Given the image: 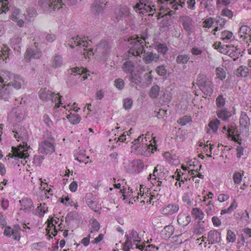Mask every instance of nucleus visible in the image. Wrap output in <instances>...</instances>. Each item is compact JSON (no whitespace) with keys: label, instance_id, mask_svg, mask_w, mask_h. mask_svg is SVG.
I'll list each match as a JSON object with an SVG mask.
<instances>
[{"label":"nucleus","instance_id":"obj_1","mask_svg":"<svg viewBox=\"0 0 251 251\" xmlns=\"http://www.w3.org/2000/svg\"><path fill=\"white\" fill-rule=\"evenodd\" d=\"M14 137L18 141H22V145L20 144L17 148L12 147V156L22 159H26L28 157V152L27 146V141L28 138L27 131L24 127L20 126L15 129Z\"/></svg>","mask_w":251,"mask_h":251},{"label":"nucleus","instance_id":"obj_2","mask_svg":"<svg viewBox=\"0 0 251 251\" xmlns=\"http://www.w3.org/2000/svg\"><path fill=\"white\" fill-rule=\"evenodd\" d=\"M130 42L129 50L127 54L124 55L125 62L124 63H132L134 61V58L139 56L143 53L144 50V46L146 45V37L137 36L135 38H131L128 40Z\"/></svg>","mask_w":251,"mask_h":251},{"label":"nucleus","instance_id":"obj_3","mask_svg":"<svg viewBox=\"0 0 251 251\" xmlns=\"http://www.w3.org/2000/svg\"><path fill=\"white\" fill-rule=\"evenodd\" d=\"M69 45L72 48L78 47L83 48V56L85 59H91L94 55L93 50L90 47L92 41L88 40L87 38L84 37L80 38L79 37H75L71 38L69 41Z\"/></svg>","mask_w":251,"mask_h":251},{"label":"nucleus","instance_id":"obj_4","mask_svg":"<svg viewBox=\"0 0 251 251\" xmlns=\"http://www.w3.org/2000/svg\"><path fill=\"white\" fill-rule=\"evenodd\" d=\"M138 195L135 197L134 201H136L141 202V203L153 204L156 202L158 197V193L156 190L151 191V190L146 188L144 185H140V190H139Z\"/></svg>","mask_w":251,"mask_h":251},{"label":"nucleus","instance_id":"obj_5","mask_svg":"<svg viewBox=\"0 0 251 251\" xmlns=\"http://www.w3.org/2000/svg\"><path fill=\"white\" fill-rule=\"evenodd\" d=\"M143 138H144L143 135H140L137 139L134 140L132 144L136 146L135 148H137V152H138L139 154L144 157H149L157 149L156 144V140L155 139V137H153V140H152V142H151V144L148 145L140 146V143L143 142Z\"/></svg>","mask_w":251,"mask_h":251},{"label":"nucleus","instance_id":"obj_6","mask_svg":"<svg viewBox=\"0 0 251 251\" xmlns=\"http://www.w3.org/2000/svg\"><path fill=\"white\" fill-rule=\"evenodd\" d=\"M123 64V70L127 73L130 74V81L135 84H138L141 81V78L139 76L144 70L141 68L140 64Z\"/></svg>","mask_w":251,"mask_h":251},{"label":"nucleus","instance_id":"obj_7","mask_svg":"<svg viewBox=\"0 0 251 251\" xmlns=\"http://www.w3.org/2000/svg\"><path fill=\"white\" fill-rule=\"evenodd\" d=\"M39 99L44 101H52L55 103V108H58L62 104L60 99L61 96L59 93L54 94L50 90H47V88H42L39 91Z\"/></svg>","mask_w":251,"mask_h":251},{"label":"nucleus","instance_id":"obj_8","mask_svg":"<svg viewBox=\"0 0 251 251\" xmlns=\"http://www.w3.org/2000/svg\"><path fill=\"white\" fill-rule=\"evenodd\" d=\"M157 2L159 4L160 10H163L168 11L169 15L172 14L171 12H176L179 9V7L183 8L185 5V1L181 0H157Z\"/></svg>","mask_w":251,"mask_h":251},{"label":"nucleus","instance_id":"obj_9","mask_svg":"<svg viewBox=\"0 0 251 251\" xmlns=\"http://www.w3.org/2000/svg\"><path fill=\"white\" fill-rule=\"evenodd\" d=\"M142 0H140L139 3L133 6L135 10L142 14L153 16L156 11L154 3L149 0H147L146 2H142Z\"/></svg>","mask_w":251,"mask_h":251},{"label":"nucleus","instance_id":"obj_10","mask_svg":"<svg viewBox=\"0 0 251 251\" xmlns=\"http://www.w3.org/2000/svg\"><path fill=\"white\" fill-rule=\"evenodd\" d=\"M126 241L123 244V250L128 251L132 248V243L138 244L141 241V236L135 230L132 229L128 230L125 234Z\"/></svg>","mask_w":251,"mask_h":251},{"label":"nucleus","instance_id":"obj_11","mask_svg":"<svg viewBox=\"0 0 251 251\" xmlns=\"http://www.w3.org/2000/svg\"><path fill=\"white\" fill-rule=\"evenodd\" d=\"M39 5L46 12L58 10L64 5L62 0H39Z\"/></svg>","mask_w":251,"mask_h":251},{"label":"nucleus","instance_id":"obj_12","mask_svg":"<svg viewBox=\"0 0 251 251\" xmlns=\"http://www.w3.org/2000/svg\"><path fill=\"white\" fill-rule=\"evenodd\" d=\"M197 84L200 89L206 96H210L212 94V82L203 75H200L197 77Z\"/></svg>","mask_w":251,"mask_h":251},{"label":"nucleus","instance_id":"obj_13","mask_svg":"<svg viewBox=\"0 0 251 251\" xmlns=\"http://www.w3.org/2000/svg\"><path fill=\"white\" fill-rule=\"evenodd\" d=\"M251 28L248 25H243L239 29L238 36L240 42L243 45L249 46V42L251 39Z\"/></svg>","mask_w":251,"mask_h":251},{"label":"nucleus","instance_id":"obj_14","mask_svg":"<svg viewBox=\"0 0 251 251\" xmlns=\"http://www.w3.org/2000/svg\"><path fill=\"white\" fill-rule=\"evenodd\" d=\"M20 210L23 211L24 213L31 212L34 206L32 200L28 197H24L19 201Z\"/></svg>","mask_w":251,"mask_h":251},{"label":"nucleus","instance_id":"obj_15","mask_svg":"<svg viewBox=\"0 0 251 251\" xmlns=\"http://www.w3.org/2000/svg\"><path fill=\"white\" fill-rule=\"evenodd\" d=\"M55 151L52 143L48 140H44L39 143V152L43 155L51 154Z\"/></svg>","mask_w":251,"mask_h":251},{"label":"nucleus","instance_id":"obj_16","mask_svg":"<svg viewBox=\"0 0 251 251\" xmlns=\"http://www.w3.org/2000/svg\"><path fill=\"white\" fill-rule=\"evenodd\" d=\"M180 21L184 29L188 35H191L195 28L192 19L188 16L185 15L180 17Z\"/></svg>","mask_w":251,"mask_h":251},{"label":"nucleus","instance_id":"obj_17","mask_svg":"<svg viewBox=\"0 0 251 251\" xmlns=\"http://www.w3.org/2000/svg\"><path fill=\"white\" fill-rule=\"evenodd\" d=\"M144 163L141 159H134L129 164V172L132 174H139L144 170Z\"/></svg>","mask_w":251,"mask_h":251},{"label":"nucleus","instance_id":"obj_18","mask_svg":"<svg viewBox=\"0 0 251 251\" xmlns=\"http://www.w3.org/2000/svg\"><path fill=\"white\" fill-rule=\"evenodd\" d=\"M60 224L59 223V218L57 217H52L48 220V226L46 231L48 234L50 235V237L52 235L55 237L56 235V225ZM50 237L51 238L50 236Z\"/></svg>","mask_w":251,"mask_h":251},{"label":"nucleus","instance_id":"obj_19","mask_svg":"<svg viewBox=\"0 0 251 251\" xmlns=\"http://www.w3.org/2000/svg\"><path fill=\"white\" fill-rule=\"evenodd\" d=\"M179 211V205L177 203H169L161 209V213L165 216H170Z\"/></svg>","mask_w":251,"mask_h":251},{"label":"nucleus","instance_id":"obj_20","mask_svg":"<svg viewBox=\"0 0 251 251\" xmlns=\"http://www.w3.org/2000/svg\"><path fill=\"white\" fill-rule=\"evenodd\" d=\"M3 234L7 237H10L12 236L14 240L19 241L20 239V228L15 227L12 228L9 226H6L4 228Z\"/></svg>","mask_w":251,"mask_h":251},{"label":"nucleus","instance_id":"obj_21","mask_svg":"<svg viewBox=\"0 0 251 251\" xmlns=\"http://www.w3.org/2000/svg\"><path fill=\"white\" fill-rule=\"evenodd\" d=\"M42 55V53L40 50L28 48L25 51V59L26 61H30L32 59H39Z\"/></svg>","mask_w":251,"mask_h":251},{"label":"nucleus","instance_id":"obj_22","mask_svg":"<svg viewBox=\"0 0 251 251\" xmlns=\"http://www.w3.org/2000/svg\"><path fill=\"white\" fill-rule=\"evenodd\" d=\"M176 221L179 226L183 227L186 226L191 221V218L188 213L182 211L177 215Z\"/></svg>","mask_w":251,"mask_h":251},{"label":"nucleus","instance_id":"obj_23","mask_svg":"<svg viewBox=\"0 0 251 251\" xmlns=\"http://www.w3.org/2000/svg\"><path fill=\"white\" fill-rule=\"evenodd\" d=\"M158 167H160L158 165L156 166L153 168V173L149 175L147 177L148 180H151V182L152 184L155 185L157 187H160L161 185V181L158 180Z\"/></svg>","mask_w":251,"mask_h":251},{"label":"nucleus","instance_id":"obj_24","mask_svg":"<svg viewBox=\"0 0 251 251\" xmlns=\"http://www.w3.org/2000/svg\"><path fill=\"white\" fill-rule=\"evenodd\" d=\"M221 240V233L217 230H211L208 232L207 236V241L209 242L210 244H214L218 243Z\"/></svg>","mask_w":251,"mask_h":251},{"label":"nucleus","instance_id":"obj_25","mask_svg":"<svg viewBox=\"0 0 251 251\" xmlns=\"http://www.w3.org/2000/svg\"><path fill=\"white\" fill-rule=\"evenodd\" d=\"M226 132L228 133V137L231 138L232 141L237 142L239 145L241 144V140L238 138L239 135L236 133V127L235 124L231 123L227 126V132Z\"/></svg>","mask_w":251,"mask_h":251},{"label":"nucleus","instance_id":"obj_26","mask_svg":"<svg viewBox=\"0 0 251 251\" xmlns=\"http://www.w3.org/2000/svg\"><path fill=\"white\" fill-rule=\"evenodd\" d=\"M86 204L90 209H92L94 211H97L98 209V203L96 199L95 196L93 195L92 194H88L86 196Z\"/></svg>","mask_w":251,"mask_h":251},{"label":"nucleus","instance_id":"obj_27","mask_svg":"<svg viewBox=\"0 0 251 251\" xmlns=\"http://www.w3.org/2000/svg\"><path fill=\"white\" fill-rule=\"evenodd\" d=\"M132 17L130 14L128 8L126 7H123L119 9L116 12V17L117 19H125L126 18H130Z\"/></svg>","mask_w":251,"mask_h":251},{"label":"nucleus","instance_id":"obj_28","mask_svg":"<svg viewBox=\"0 0 251 251\" xmlns=\"http://www.w3.org/2000/svg\"><path fill=\"white\" fill-rule=\"evenodd\" d=\"M71 72H72L71 74H74L75 75H80V79L83 81L88 78L87 76V75H88L87 74L88 71L84 68L74 67L71 69Z\"/></svg>","mask_w":251,"mask_h":251},{"label":"nucleus","instance_id":"obj_29","mask_svg":"<svg viewBox=\"0 0 251 251\" xmlns=\"http://www.w3.org/2000/svg\"><path fill=\"white\" fill-rule=\"evenodd\" d=\"M216 113L218 118L223 121H227L231 117V113L226 108L217 110Z\"/></svg>","mask_w":251,"mask_h":251},{"label":"nucleus","instance_id":"obj_30","mask_svg":"<svg viewBox=\"0 0 251 251\" xmlns=\"http://www.w3.org/2000/svg\"><path fill=\"white\" fill-rule=\"evenodd\" d=\"M220 125V121L217 119H214L209 122L207 127V132L209 133H216Z\"/></svg>","mask_w":251,"mask_h":251},{"label":"nucleus","instance_id":"obj_31","mask_svg":"<svg viewBox=\"0 0 251 251\" xmlns=\"http://www.w3.org/2000/svg\"><path fill=\"white\" fill-rule=\"evenodd\" d=\"M146 243L143 242L142 244H135V248L144 251H157L158 250V247L154 246L153 244L146 245Z\"/></svg>","mask_w":251,"mask_h":251},{"label":"nucleus","instance_id":"obj_32","mask_svg":"<svg viewBox=\"0 0 251 251\" xmlns=\"http://www.w3.org/2000/svg\"><path fill=\"white\" fill-rule=\"evenodd\" d=\"M174 232V227L172 226H167L164 227V229L162 230L161 235L165 240H168L173 234Z\"/></svg>","mask_w":251,"mask_h":251},{"label":"nucleus","instance_id":"obj_33","mask_svg":"<svg viewBox=\"0 0 251 251\" xmlns=\"http://www.w3.org/2000/svg\"><path fill=\"white\" fill-rule=\"evenodd\" d=\"M158 58L159 55L156 53H153L152 52H147L143 55V59L146 63L151 61L157 62Z\"/></svg>","mask_w":251,"mask_h":251},{"label":"nucleus","instance_id":"obj_34","mask_svg":"<svg viewBox=\"0 0 251 251\" xmlns=\"http://www.w3.org/2000/svg\"><path fill=\"white\" fill-rule=\"evenodd\" d=\"M239 123L240 126L244 128H247L250 126V119L246 113L242 112V113H241Z\"/></svg>","mask_w":251,"mask_h":251},{"label":"nucleus","instance_id":"obj_35","mask_svg":"<svg viewBox=\"0 0 251 251\" xmlns=\"http://www.w3.org/2000/svg\"><path fill=\"white\" fill-rule=\"evenodd\" d=\"M191 215L194 216L195 219L201 221L204 217V214L200 208L195 207L191 210Z\"/></svg>","mask_w":251,"mask_h":251},{"label":"nucleus","instance_id":"obj_36","mask_svg":"<svg viewBox=\"0 0 251 251\" xmlns=\"http://www.w3.org/2000/svg\"><path fill=\"white\" fill-rule=\"evenodd\" d=\"M9 51L10 49L7 46H3L0 51V61H5L6 63V60L9 58Z\"/></svg>","mask_w":251,"mask_h":251},{"label":"nucleus","instance_id":"obj_37","mask_svg":"<svg viewBox=\"0 0 251 251\" xmlns=\"http://www.w3.org/2000/svg\"><path fill=\"white\" fill-rule=\"evenodd\" d=\"M48 206L45 203H40L35 209V215L41 217L48 211Z\"/></svg>","mask_w":251,"mask_h":251},{"label":"nucleus","instance_id":"obj_38","mask_svg":"<svg viewBox=\"0 0 251 251\" xmlns=\"http://www.w3.org/2000/svg\"><path fill=\"white\" fill-rule=\"evenodd\" d=\"M187 165H188V166L184 165H181V169L183 170V171H190L191 169H195V166H198V167H197L198 169H200V168H201V165H200V163L196 159L194 161L189 162Z\"/></svg>","mask_w":251,"mask_h":251},{"label":"nucleus","instance_id":"obj_39","mask_svg":"<svg viewBox=\"0 0 251 251\" xmlns=\"http://www.w3.org/2000/svg\"><path fill=\"white\" fill-rule=\"evenodd\" d=\"M67 119L69 121L70 123L73 125L79 124L81 120L79 115L77 114H73L72 113H70L69 115H67Z\"/></svg>","mask_w":251,"mask_h":251},{"label":"nucleus","instance_id":"obj_40","mask_svg":"<svg viewBox=\"0 0 251 251\" xmlns=\"http://www.w3.org/2000/svg\"><path fill=\"white\" fill-rule=\"evenodd\" d=\"M236 76L237 77H246L249 74V69L247 67L241 66L236 70Z\"/></svg>","mask_w":251,"mask_h":251},{"label":"nucleus","instance_id":"obj_41","mask_svg":"<svg viewBox=\"0 0 251 251\" xmlns=\"http://www.w3.org/2000/svg\"><path fill=\"white\" fill-rule=\"evenodd\" d=\"M236 240V235L235 232L230 229L226 230V240L228 243H234Z\"/></svg>","mask_w":251,"mask_h":251},{"label":"nucleus","instance_id":"obj_42","mask_svg":"<svg viewBox=\"0 0 251 251\" xmlns=\"http://www.w3.org/2000/svg\"><path fill=\"white\" fill-rule=\"evenodd\" d=\"M237 207V203L235 200H233L232 203L230 204L229 207L226 208V209H222L221 211H220V215H225L226 213H231Z\"/></svg>","mask_w":251,"mask_h":251},{"label":"nucleus","instance_id":"obj_43","mask_svg":"<svg viewBox=\"0 0 251 251\" xmlns=\"http://www.w3.org/2000/svg\"><path fill=\"white\" fill-rule=\"evenodd\" d=\"M100 228L99 223L96 220H93L90 225V234H96Z\"/></svg>","mask_w":251,"mask_h":251},{"label":"nucleus","instance_id":"obj_44","mask_svg":"<svg viewBox=\"0 0 251 251\" xmlns=\"http://www.w3.org/2000/svg\"><path fill=\"white\" fill-rule=\"evenodd\" d=\"M159 92H160V88L158 85H153V87H151V91L149 93V96L152 99L156 98L159 95Z\"/></svg>","mask_w":251,"mask_h":251},{"label":"nucleus","instance_id":"obj_45","mask_svg":"<svg viewBox=\"0 0 251 251\" xmlns=\"http://www.w3.org/2000/svg\"><path fill=\"white\" fill-rule=\"evenodd\" d=\"M205 207V212L207 215H212L214 213V204L211 201L207 202V203L204 204Z\"/></svg>","mask_w":251,"mask_h":251},{"label":"nucleus","instance_id":"obj_46","mask_svg":"<svg viewBox=\"0 0 251 251\" xmlns=\"http://www.w3.org/2000/svg\"><path fill=\"white\" fill-rule=\"evenodd\" d=\"M232 37L233 33L230 31L225 30L221 32V39L226 42L231 39Z\"/></svg>","mask_w":251,"mask_h":251},{"label":"nucleus","instance_id":"obj_47","mask_svg":"<svg viewBox=\"0 0 251 251\" xmlns=\"http://www.w3.org/2000/svg\"><path fill=\"white\" fill-rule=\"evenodd\" d=\"M183 174L180 175L179 174V172L177 173V174H176V182H175V186H176V187L181 188L183 187V185H184V183L186 182L187 179L186 178H182V176Z\"/></svg>","mask_w":251,"mask_h":251},{"label":"nucleus","instance_id":"obj_48","mask_svg":"<svg viewBox=\"0 0 251 251\" xmlns=\"http://www.w3.org/2000/svg\"><path fill=\"white\" fill-rule=\"evenodd\" d=\"M106 5V1L105 0H96L93 6L95 8L96 11L99 12Z\"/></svg>","mask_w":251,"mask_h":251},{"label":"nucleus","instance_id":"obj_49","mask_svg":"<svg viewBox=\"0 0 251 251\" xmlns=\"http://www.w3.org/2000/svg\"><path fill=\"white\" fill-rule=\"evenodd\" d=\"M216 76L217 78H219L221 80L223 81L226 78V72L225 71L220 68L218 67L216 69Z\"/></svg>","mask_w":251,"mask_h":251},{"label":"nucleus","instance_id":"obj_50","mask_svg":"<svg viewBox=\"0 0 251 251\" xmlns=\"http://www.w3.org/2000/svg\"><path fill=\"white\" fill-rule=\"evenodd\" d=\"M181 200H182V201H183L184 203H185L186 205L189 206H191L192 205H193V201H192L191 199H190L188 192H186L184 194L182 197H181Z\"/></svg>","mask_w":251,"mask_h":251},{"label":"nucleus","instance_id":"obj_51","mask_svg":"<svg viewBox=\"0 0 251 251\" xmlns=\"http://www.w3.org/2000/svg\"><path fill=\"white\" fill-rule=\"evenodd\" d=\"M157 50L158 52L165 54L168 50L166 44L159 43L157 45Z\"/></svg>","mask_w":251,"mask_h":251},{"label":"nucleus","instance_id":"obj_52","mask_svg":"<svg viewBox=\"0 0 251 251\" xmlns=\"http://www.w3.org/2000/svg\"><path fill=\"white\" fill-rule=\"evenodd\" d=\"M230 3V0H217L216 5L218 8H221L224 6H227Z\"/></svg>","mask_w":251,"mask_h":251},{"label":"nucleus","instance_id":"obj_53","mask_svg":"<svg viewBox=\"0 0 251 251\" xmlns=\"http://www.w3.org/2000/svg\"><path fill=\"white\" fill-rule=\"evenodd\" d=\"M225 104V99L222 95H219L216 99V105L218 107H222Z\"/></svg>","mask_w":251,"mask_h":251},{"label":"nucleus","instance_id":"obj_54","mask_svg":"<svg viewBox=\"0 0 251 251\" xmlns=\"http://www.w3.org/2000/svg\"><path fill=\"white\" fill-rule=\"evenodd\" d=\"M232 179H233V182H234L235 184L238 185L241 182L242 176L239 172L235 173L233 174V176H232Z\"/></svg>","mask_w":251,"mask_h":251},{"label":"nucleus","instance_id":"obj_55","mask_svg":"<svg viewBox=\"0 0 251 251\" xmlns=\"http://www.w3.org/2000/svg\"><path fill=\"white\" fill-rule=\"evenodd\" d=\"M156 71H157V73H158V75L160 76H165L166 74V68H165L164 65L158 66V67H157V69H156Z\"/></svg>","mask_w":251,"mask_h":251},{"label":"nucleus","instance_id":"obj_56","mask_svg":"<svg viewBox=\"0 0 251 251\" xmlns=\"http://www.w3.org/2000/svg\"><path fill=\"white\" fill-rule=\"evenodd\" d=\"M0 4L1 5V8H0V14L6 12V11L8 10L9 8L7 6V0H5L4 2H3L0 0Z\"/></svg>","mask_w":251,"mask_h":251},{"label":"nucleus","instance_id":"obj_57","mask_svg":"<svg viewBox=\"0 0 251 251\" xmlns=\"http://www.w3.org/2000/svg\"><path fill=\"white\" fill-rule=\"evenodd\" d=\"M188 55L186 54L179 55L177 57V63H187L189 60Z\"/></svg>","mask_w":251,"mask_h":251},{"label":"nucleus","instance_id":"obj_58","mask_svg":"<svg viewBox=\"0 0 251 251\" xmlns=\"http://www.w3.org/2000/svg\"><path fill=\"white\" fill-rule=\"evenodd\" d=\"M213 0H201V4L205 9H210L211 6V2Z\"/></svg>","mask_w":251,"mask_h":251},{"label":"nucleus","instance_id":"obj_59","mask_svg":"<svg viewBox=\"0 0 251 251\" xmlns=\"http://www.w3.org/2000/svg\"><path fill=\"white\" fill-rule=\"evenodd\" d=\"M60 201L66 206L72 205V203L74 202L73 201L70 200V197L68 196L65 197L64 198L61 199Z\"/></svg>","mask_w":251,"mask_h":251},{"label":"nucleus","instance_id":"obj_60","mask_svg":"<svg viewBox=\"0 0 251 251\" xmlns=\"http://www.w3.org/2000/svg\"><path fill=\"white\" fill-rule=\"evenodd\" d=\"M222 15L228 17L229 19H232L233 16L232 11L228 9H223L222 11Z\"/></svg>","mask_w":251,"mask_h":251},{"label":"nucleus","instance_id":"obj_61","mask_svg":"<svg viewBox=\"0 0 251 251\" xmlns=\"http://www.w3.org/2000/svg\"><path fill=\"white\" fill-rule=\"evenodd\" d=\"M190 121V117L187 116H185L183 118H180L178 120V124L181 126H185L186 124L188 123Z\"/></svg>","mask_w":251,"mask_h":251},{"label":"nucleus","instance_id":"obj_62","mask_svg":"<svg viewBox=\"0 0 251 251\" xmlns=\"http://www.w3.org/2000/svg\"><path fill=\"white\" fill-rule=\"evenodd\" d=\"M186 3L189 9L194 10L196 9V0H187Z\"/></svg>","mask_w":251,"mask_h":251},{"label":"nucleus","instance_id":"obj_63","mask_svg":"<svg viewBox=\"0 0 251 251\" xmlns=\"http://www.w3.org/2000/svg\"><path fill=\"white\" fill-rule=\"evenodd\" d=\"M114 85L118 89H122L124 87L123 80L120 78L116 79L114 81Z\"/></svg>","mask_w":251,"mask_h":251},{"label":"nucleus","instance_id":"obj_64","mask_svg":"<svg viewBox=\"0 0 251 251\" xmlns=\"http://www.w3.org/2000/svg\"><path fill=\"white\" fill-rule=\"evenodd\" d=\"M229 199V195L225 194H221L218 196V201L221 202H224Z\"/></svg>","mask_w":251,"mask_h":251}]
</instances>
